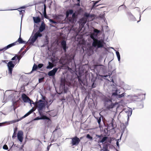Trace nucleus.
I'll list each match as a JSON object with an SVG mask.
<instances>
[{"instance_id":"obj_1","label":"nucleus","mask_w":151,"mask_h":151,"mask_svg":"<svg viewBox=\"0 0 151 151\" xmlns=\"http://www.w3.org/2000/svg\"><path fill=\"white\" fill-rule=\"evenodd\" d=\"M68 71L72 73H75L78 76V79L81 86H86L87 85L86 77L89 73L85 69V67H66Z\"/></svg>"},{"instance_id":"obj_2","label":"nucleus","mask_w":151,"mask_h":151,"mask_svg":"<svg viewBox=\"0 0 151 151\" xmlns=\"http://www.w3.org/2000/svg\"><path fill=\"white\" fill-rule=\"evenodd\" d=\"M94 32L92 33L90 36L91 38L93 40L92 43L93 46L95 47H97V48L102 47L103 46V41L102 40H98L95 38L97 35V34L99 32V31L95 29L94 30Z\"/></svg>"},{"instance_id":"obj_3","label":"nucleus","mask_w":151,"mask_h":151,"mask_svg":"<svg viewBox=\"0 0 151 151\" xmlns=\"http://www.w3.org/2000/svg\"><path fill=\"white\" fill-rule=\"evenodd\" d=\"M45 24L43 22H42L40 27L39 30L36 32L34 35H32L30 37L28 41V43L30 44H33L38 37L42 36V34L40 32H42L45 29Z\"/></svg>"},{"instance_id":"obj_4","label":"nucleus","mask_w":151,"mask_h":151,"mask_svg":"<svg viewBox=\"0 0 151 151\" xmlns=\"http://www.w3.org/2000/svg\"><path fill=\"white\" fill-rule=\"evenodd\" d=\"M34 103H35L34 105L36 104V105L37 109L39 114H40L41 112L44 111L45 109L46 106L47 102L45 103V101L40 99L37 101L34 102Z\"/></svg>"},{"instance_id":"obj_5","label":"nucleus","mask_w":151,"mask_h":151,"mask_svg":"<svg viewBox=\"0 0 151 151\" xmlns=\"http://www.w3.org/2000/svg\"><path fill=\"white\" fill-rule=\"evenodd\" d=\"M103 101L104 106L108 109H112L115 106V104L112 102V100L110 98L105 97L103 99Z\"/></svg>"},{"instance_id":"obj_6","label":"nucleus","mask_w":151,"mask_h":151,"mask_svg":"<svg viewBox=\"0 0 151 151\" xmlns=\"http://www.w3.org/2000/svg\"><path fill=\"white\" fill-rule=\"evenodd\" d=\"M25 42H26L23 41L22 39L20 37V36L17 40L15 42L8 45L2 49H0V51L3 50L5 51L9 48L17 45L18 44L25 43Z\"/></svg>"},{"instance_id":"obj_7","label":"nucleus","mask_w":151,"mask_h":151,"mask_svg":"<svg viewBox=\"0 0 151 151\" xmlns=\"http://www.w3.org/2000/svg\"><path fill=\"white\" fill-rule=\"evenodd\" d=\"M22 56L21 55L19 56L16 55L12 59V60H15V61H11L7 63V66H14L17 63L19 62Z\"/></svg>"},{"instance_id":"obj_8","label":"nucleus","mask_w":151,"mask_h":151,"mask_svg":"<svg viewBox=\"0 0 151 151\" xmlns=\"http://www.w3.org/2000/svg\"><path fill=\"white\" fill-rule=\"evenodd\" d=\"M34 111V110L33 109H31L26 114L23 116L20 119H17V120H14L10 121L8 123L9 124H13L16 122H19V121L21 120L22 119L28 116L31 113H32Z\"/></svg>"},{"instance_id":"obj_9","label":"nucleus","mask_w":151,"mask_h":151,"mask_svg":"<svg viewBox=\"0 0 151 151\" xmlns=\"http://www.w3.org/2000/svg\"><path fill=\"white\" fill-rule=\"evenodd\" d=\"M34 111V110L33 109H31L26 114L23 116L20 119H17V120H14L10 121L8 123L9 124H13L16 122H19V121L21 120L22 119L28 116L31 113H32Z\"/></svg>"},{"instance_id":"obj_10","label":"nucleus","mask_w":151,"mask_h":151,"mask_svg":"<svg viewBox=\"0 0 151 151\" xmlns=\"http://www.w3.org/2000/svg\"><path fill=\"white\" fill-rule=\"evenodd\" d=\"M34 111V110L33 109H31L26 114L23 116L20 119H17V120H14L10 121L8 123L9 124H13L16 122H19V121L21 120L22 119L28 116L31 113H32Z\"/></svg>"},{"instance_id":"obj_11","label":"nucleus","mask_w":151,"mask_h":151,"mask_svg":"<svg viewBox=\"0 0 151 151\" xmlns=\"http://www.w3.org/2000/svg\"><path fill=\"white\" fill-rule=\"evenodd\" d=\"M22 98L25 103L28 102L30 104H35V103L31 100L25 94L23 93L22 95Z\"/></svg>"},{"instance_id":"obj_12","label":"nucleus","mask_w":151,"mask_h":151,"mask_svg":"<svg viewBox=\"0 0 151 151\" xmlns=\"http://www.w3.org/2000/svg\"><path fill=\"white\" fill-rule=\"evenodd\" d=\"M72 139L71 144L72 146H77L80 141V139L76 136L71 138Z\"/></svg>"},{"instance_id":"obj_13","label":"nucleus","mask_w":151,"mask_h":151,"mask_svg":"<svg viewBox=\"0 0 151 151\" xmlns=\"http://www.w3.org/2000/svg\"><path fill=\"white\" fill-rule=\"evenodd\" d=\"M58 69V68H54L52 70L49 71L48 73V76H50L52 77L53 78H55V76L56 73L57 72Z\"/></svg>"},{"instance_id":"obj_14","label":"nucleus","mask_w":151,"mask_h":151,"mask_svg":"<svg viewBox=\"0 0 151 151\" xmlns=\"http://www.w3.org/2000/svg\"><path fill=\"white\" fill-rule=\"evenodd\" d=\"M23 133L22 130L19 131L17 134V138L20 142H22L23 139Z\"/></svg>"},{"instance_id":"obj_15","label":"nucleus","mask_w":151,"mask_h":151,"mask_svg":"<svg viewBox=\"0 0 151 151\" xmlns=\"http://www.w3.org/2000/svg\"><path fill=\"white\" fill-rule=\"evenodd\" d=\"M60 88H62L64 93H66L68 90V88L65 86V84L64 83L61 82L60 83Z\"/></svg>"},{"instance_id":"obj_16","label":"nucleus","mask_w":151,"mask_h":151,"mask_svg":"<svg viewBox=\"0 0 151 151\" xmlns=\"http://www.w3.org/2000/svg\"><path fill=\"white\" fill-rule=\"evenodd\" d=\"M120 93V91L118 89H116L114 92L112 93L111 98H115Z\"/></svg>"},{"instance_id":"obj_17","label":"nucleus","mask_w":151,"mask_h":151,"mask_svg":"<svg viewBox=\"0 0 151 151\" xmlns=\"http://www.w3.org/2000/svg\"><path fill=\"white\" fill-rule=\"evenodd\" d=\"M87 21V19L86 18H83L81 19L79 21V24L82 26H83L86 23Z\"/></svg>"},{"instance_id":"obj_18","label":"nucleus","mask_w":151,"mask_h":151,"mask_svg":"<svg viewBox=\"0 0 151 151\" xmlns=\"http://www.w3.org/2000/svg\"><path fill=\"white\" fill-rule=\"evenodd\" d=\"M129 108V109H128V110L126 111V112L127 113L128 121L129 120V117L132 115V108Z\"/></svg>"},{"instance_id":"obj_19","label":"nucleus","mask_w":151,"mask_h":151,"mask_svg":"<svg viewBox=\"0 0 151 151\" xmlns=\"http://www.w3.org/2000/svg\"><path fill=\"white\" fill-rule=\"evenodd\" d=\"M39 115L40 116L41 119V120H50L49 118L48 117L43 114V112H41V114Z\"/></svg>"},{"instance_id":"obj_20","label":"nucleus","mask_w":151,"mask_h":151,"mask_svg":"<svg viewBox=\"0 0 151 151\" xmlns=\"http://www.w3.org/2000/svg\"><path fill=\"white\" fill-rule=\"evenodd\" d=\"M42 67H33L32 71L29 73V74L31 73L32 71H34L37 70V71H39L38 70H40Z\"/></svg>"},{"instance_id":"obj_21","label":"nucleus","mask_w":151,"mask_h":151,"mask_svg":"<svg viewBox=\"0 0 151 151\" xmlns=\"http://www.w3.org/2000/svg\"><path fill=\"white\" fill-rule=\"evenodd\" d=\"M69 21L72 23H74L76 21V18L75 14H73L72 15L71 18L69 19Z\"/></svg>"},{"instance_id":"obj_22","label":"nucleus","mask_w":151,"mask_h":151,"mask_svg":"<svg viewBox=\"0 0 151 151\" xmlns=\"http://www.w3.org/2000/svg\"><path fill=\"white\" fill-rule=\"evenodd\" d=\"M33 20L35 23H37L40 21V19L39 17H33Z\"/></svg>"},{"instance_id":"obj_23","label":"nucleus","mask_w":151,"mask_h":151,"mask_svg":"<svg viewBox=\"0 0 151 151\" xmlns=\"http://www.w3.org/2000/svg\"><path fill=\"white\" fill-rule=\"evenodd\" d=\"M126 93H123L121 94H118L115 98L116 99H119L120 98L124 96Z\"/></svg>"},{"instance_id":"obj_24","label":"nucleus","mask_w":151,"mask_h":151,"mask_svg":"<svg viewBox=\"0 0 151 151\" xmlns=\"http://www.w3.org/2000/svg\"><path fill=\"white\" fill-rule=\"evenodd\" d=\"M108 139V137L106 136H105L103 137L102 139L100 140H99L98 142L99 143H103L105 141H106Z\"/></svg>"},{"instance_id":"obj_25","label":"nucleus","mask_w":151,"mask_h":151,"mask_svg":"<svg viewBox=\"0 0 151 151\" xmlns=\"http://www.w3.org/2000/svg\"><path fill=\"white\" fill-rule=\"evenodd\" d=\"M137 106L139 109H142L143 107V104L142 101L138 103L137 104Z\"/></svg>"},{"instance_id":"obj_26","label":"nucleus","mask_w":151,"mask_h":151,"mask_svg":"<svg viewBox=\"0 0 151 151\" xmlns=\"http://www.w3.org/2000/svg\"><path fill=\"white\" fill-rule=\"evenodd\" d=\"M14 67H8V73L11 76H12L13 69Z\"/></svg>"},{"instance_id":"obj_27","label":"nucleus","mask_w":151,"mask_h":151,"mask_svg":"<svg viewBox=\"0 0 151 151\" xmlns=\"http://www.w3.org/2000/svg\"><path fill=\"white\" fill-rule=\"evenodd\" d=\"M73 13V11L72 10H69L66 12V18H68V16L70 14H72Z\"/></svg>"},{"instance_id":"obj_28","label":"nucleus","mask_w":151,"mask_h":151,"mask_svg":"<svg viewBox=\"0 0 151 151\" xmlns=\"http://www.w3.org/2000/svg\"><path fill=\"white\" fill-rule=\"evenodd\" d=\"M61 45L63 47V49L65 51H66V42L65 41H63L61 42Z\"/></svg>"},{"instance_id":"obj_29","label":"nucleus","mask_w":151,"mask_h":151,"mask_svg":"<svg viewBox=\"0 0 151 151\" xmlns=\"http://www.w3.org/2000/svg\"><path fill=\"white\" fill-rule=\"evenodd\" d=\"M43 14L44 17L45 18H47L46 15V6L45 4L44 5Z\"/></svg>"},{"instance_id":"obj_30","label":"nucleus","mask_w":151,"mask_h":151,"mask_svg":"<svg viewBox=\"0 0 151 151\" xmlns=\"http://www.w3.org/2000/svg\"><path fill=\"white\" fill-rule=\"evenodd\" d=\"M65 59L66 58H65V59H64L62 57L60 59V62L63 63V64H64V63L66 62V61H67V60H65Z\"/></svg>"},{"instance_id":"obj_31","label":"nucleus","mask_w":151,"mask_h":151,"mask_svg":"<svg viewBox=\"0 0 151 151\" xmlns=\"http://www.w3.org/2000/svg\"><path fill=\"white\" fill-rule=\"evenodd\" d=\"M116 55L117 56L118 59V60L119 61L120 60V57L119 52L117 51H116Z\"/></svg>"},{"instance_id":"obj_32","label":"nucleus","mask_w":151,"mask_h":151,"mask_svg":"<svg viewBox=\"0 0 151 151\" xmlns=\"http://www.w3.org/2000/svg\"><path fill=\"white\" fill-rule=\"evenodd\" d=\"M108 146L106 145L105 146H104L103 147V149L101 150H103L104 151H109L108 149Z\"/></svg>"},{"instance_id":"obj_33","label":"nucleus","mask_w":151,"mask_h":151,"mask_svg":"<svg viewBox=\"0 0 151 151\" xmlns=\"http://www.w3.org/2000/svg\"><path fill=\"white\" fill-rule=\"evenodd\" d=\"M24 147L23 145H22L21 147H18V151H24L23 148Z\"/></svg>"},{"instance_id":"obj_34","label":"nucleus","mask_w":151,"mask_h":151,"mask_svg":"<svg viewBox=\"0 0 151 151\" xmlns=\"http://www.w3.org/2000/svg\"><path fill=\"white\" fill-rule=\"evenodd\" d=\"M96 119L98 123L99 124V125H100L101 121V117H98Z\"/></svg>"},{"instance_id":"obj_35","label":"nucleus","mask_w":151,"mask_h":151,"mask_svg":"<svg viewBox=\"0 0 151 151\" xmlns=\"http://www.w3.org/2000/svg\"><path fill=\"white\" fill-rule=\"evenodd\" d=\"M3 148L5 150H7L8 149L7 146L6 145H4L3 147Z\"/></svg>"},{"instance_id":"obj_36","label":"nucleus","mask_w":151,"mask_h":151,"mask_svg":"<svg viewBox=\"0 0 151 151\" xmlns=\"http://www.w3.org/2000/svg\"><path fill=\"white\" fill-rule=\"evenodd\" d=\"M86 137L90 139H92L93 138L92 137L90 136L89 134H87L86 135Z\"/></svg>"},{"instance_id":"obj_37","label":"nucleus","mask_w":151,"mask_h":151,"mask_svg":"<svg viewBox=\"0 0 151 151\" xmlns=\"http://www.w3.org/2000/svg\"><path fill=\"white\" fill-rule=\"evenodd\" d=\"M113 138H112V137H110L109 138V139L108 138L107 139L108 142L109 143H111V142L113 140Z\"/></svg>"},{"instance_id":"obj_38","label":"nucleus","mask_w":151,"mask_h":151,"mask_svg":"<svg viewBox=\"0 0 151 151\" xmlns=\"http://www.w3.org/2000/svg\"><path fill=\"white\" fill-rule=\"evenodd\" d=\"M125 86H126L125 88L129 90L131 89V87L130 86L127 85H126Z\"/></svg>"},{"instance_id":"obj_39","label":"nucleus","mask_w":151,"mask_h":151,"mask_svg":"<svg viewBox=\"0 0 151 151\" xmlns=\"http://www.w3.org/2000/svg\"><path fill=\"white\" fill-rule=\"evenodd\" d=\"M41 120V117L40 116H37L34 119V120Z\"/></svg>"},{"instance_id":"obj_40","label":"nucleus","mask_w":151,"mask_h":151,"mask_svg":"<svg viewBox=\"0 0 151 151\" xmlns=\"http://www.w3.org/2000/svg\"><path fill=\"white\" fill-rule=\"evenodd\" d=\"M109 68V69L110 70V74H111L112 72H114L115 70H111V68L112 67H108Z\"/></svg>"},{"instance_id":"obj_41","label":"nucleus","mask_w":151,"mask_h":151,"mask_svg":"<svg viewBox=\"0 0 151 151\" xmlns=\"http://www.w3.org/2000/svg\"><path fill=\"white\" fill-rule=\"evenodd\" d=\"M9 122L10 121H9V122H3V123H0V126H2L4 124H5V123H7L8 124H9L8 123H9Z\"/></svg>"},{"instance_id":"obj_42","label":"nucleus","mask_w":151,"mask_h":151,"mask_svg":"<svg viewBox=\"0 0 151 151\" xmlns=\"http://www.w3.org/2000/svg\"><path fill=\"white\" fill-rule=\"evenodd\" d=\"M16 134H17V133L14 132L12 136V138L14 139L15 138H16L17 137Z\"/></svg>"},{"instance_id":"obj_43","label":"nucleus","mask_w":151,"mask_h":151,"mask_svg":"<svg viewBox=\"0 0 151 151\" xmlns=\"http://www.w3.org/2000/svg\"><path fill=\"white\" fill-rule=\"evenodd\" d=\"M13 147L14 148H15V149H16V148H18L19 146H18V145H14V143H13L12 146L11 147V148L12 147Z\"/></svg>"},{"instance_id":"obj_44","label":"nucleus","mask_w":151,"mask_h":151,"mask_svg":"<svg viewBox=\"0 0 151 151\" xmlns=\"http://www.w3.org/2000/svg\"><path fill=\"white\" fill-rule=\"evenodd\" d=\"M110 73H109L108 75H104L102 77L106 78V77H107L109 76V77H110Z\"/></svg>"},{"instance_id":"obj_45","label":"nucleus","mask_w":151,"mask_h":151,"mask_svg":"<svg viewBox=\"0 0 151 151\" xmlns=\"http://www.w3.org/2000/svg\"><path fill=\"white\" fill-rule=\"evenodd\" d=\"M43 79H44V78H39V80H38L39 83H41Z\"/></svg>"},{"instance_id":"obj_46","label":"nucleus","mask_w":151,"mask_h":151,"mask_svg":"<svg viewBox=\"0 0 151 151\" xmlns=\"http://www.w3.org/2000/svg\"><path fill=\"white\" fill-rule=\"evenodd\" d=\"M42 101H45V99L46 97L45 96H43L42 95Z\"/></svg>"},{"instance_id":"obj_47","label":"nucleus","mask_w":151,"mask_h":151,"mask_svg":"<svg viewBox=\"0 0 151 151\" xmlns=\"http://www.w3.org/2000/svg\"><path fill=\"white\" fill-rule=\"evenodd\" d=\"M49 20L50 22H52L53 23H56V22H55L53 20H52L51 19H49Z\"/></svg>"},{"instance_id":"obj_48","label":"nucleus","mask_w":151,"mask_h":151,"mask_svg":"<svg viewBox=\"0 0 151 151\" xmlns=\"http://www.w3.org/2000/svg\"><path fill=\"white\" fill-rule=\"evenodd\" d=\"M24 12H25V11L24 10H21V14H22V16H23V14L24 13Z\"/></svg>"},{"instance_id":"obj_49","label":"nucleus","mask_w":151,"mask_h":151,"mask_svg":"<svg viewBox=\"0 0 151 151\" xmlns=\"http://www.w3.org/2000/svg\"><path fill=\"white\" fill-rule=\"evenodd\" d=\"M96 136L98 138H101V137H103V135L102 134L100 135H97Z\"/></svg>"},{"instance_id":"obj_50","label":"nucleus","mask_w":151,"mask_h":151,"mask_svg":"<svg viewBox=\"0 0 151 151\" xmlns=\"http://www.w3.org/2000/svg\"><path fill=\"white\" fill-rule=\"evenodd\" d=\"M85 16L86 17V18H87V17H88L89 16V14H87V13H85Z\"/></svg>"},{"instance_id":"obj_51","label":"nucleus","mask_w":151,"mask_h":151,"mask_svg":"<svg viewBox=\"0 0 151 151\" xmlns=\"http://www.w3.org/2000/svg\"><path fill=\"white\" fill-rule=\"evenodd\" d=\"M17 128H14V132L17 133Z\"/></svg>"},{"instance_id":"obj_52","label":"nucleus","mask_w":151,"mask_h":151,"mask_svg":"<svg viewBox=\"0 0 151 151\" xmlns=\"http://www.w3.org/2000/svg\"><path fill=\"white\" fill-rule=\"evenodd\" d=\"M49 65L48 66H53V65L52 63H51L50 62H49Z\"/></svg>"},{"instance_id":"obj_53","label":"nucleus","mask_w":151,"mask_h":151,"mask_svg":"<svg viewBox=\"0 0 151 151\" xmlns=\"http://www.w3.org/2000/svg\"><path fill=\"white\" fill-rule=\"evenodd\" d=\"M116 145L118 147H119V144L118 141H117L116 142Z\"/></svg>"},{"instance_id":"obj_54","label":"nucleus","mask_w":151,"mask_h":151,"mask_svg":"<svg viewBox=\"0 0 151 151\" xmlns=\"http://www.w3.org/2000/svg\"><path fill=\"white\" fill-rule=\"evenodd\" d=\"M96 87V85H95L94 83H93L92 85V88H94Z\"/></svg>"},{"instance_id":"obj_55","label":"nucleus","mask_w":151,"mask_h":151,"mask_svg":"<svg viewBox=\"0 0 151 151\" xmlns=\"http://www.w3.org/2000/svg\"><path fill=\"white\" fill-rule=\"evenodd\" d=\"M46 67L47 69H52V68L53 67Z\"/></svg>"},{"instance_id":"obj_56","label":"nucleus","mask_w":151,"mask_h":151,"mask_svg":"<svg viewBox=\"0 0 151 151\" xmlns=\"http://www.w3.org/2000/svg\"><path fill=\"white\" fill-rule=\"evenodd\" d=\"M111 126L112 127V128L111 129H114L115 127H114V125L113 123H111Z\"/></svg>"},{"instance_id":"obj_57","label":"nucleus","mask_w":151,"mask_h":151,"mask_svg":"<svg viewBox=\"0 0 151 151\" xmlns=\"http://www.w3.org/2000/svg\"><path fill=\"white\" fill-rule=\"evenodd\" d=\"M2 62L3 63H7L8 62V60H2Z\"/></svg>"},{"instance_id":"obj_58","label":"nucleus","mask_w":151,"mask_h":151,"mask_svg":"<svg viewBox=\"0 0 151 151\" xmlns=\"http://www.w3.org/2000/svg\"><path fill=\"white\" fill-rule=\"evenodd\" d=\"M43 65L42 64H39L37 66H43Z\"/></svg>"},{"instance_id":"obj_59","label":"nucleus","mask_w":151,"mask_h":151,"mask_svg":"<svg viewBox=\"0 0 151 151\" xmlns=\"http://www.w3.org/2000/svg\"><path fill=\"white\" fill-rule=\"evenodd\" d=\"M21 10H22L21 9H19V10H18V11H19V12H20V14H21Z\"/></svg>"},{"instance_id":"obj_60","label":"nucleus","mask_w":151,"mask_h":151,"mask_svg":"<svg viewBox=\"0 0 151 151\" xmlns=\"http://www.w3.org/2000/svg\"><path fill=\"white\" fill-rule=\"evenodd\" d=\"M47 149L48 151L49 150V146H48L47 148Z\"/></svg>"},{"instance_id":"obj_61","label":"nucleus","mask_w":151,"mask_h":151,"mask_svg":"<svg viewBox=\"0 0 151 151\" xmlns=\"http://www.w3.org/2000/svg\"><path fill=\"white\" fill-rule=\"evenodd\" d=\"M99 2V1H97L95 3V4H96L97 3H98Z\"/></svg>"},{"instance_id":"obj_62","label":"nucleus","mask_w":151,"mask_h":151,"mask_svg":"<svg viewBox=\"0 0 151 151\" xmlns=\"http://www.w3.org/2000/svg\"><path fill=\"white\" fill-rule=\"evenodd\" d=\"M110 80H111V81H112L113 83L114 82V81H113V79H110Z\"/></svg>"},{"instance_id":"obj_63","label":"nucleus","mask_w":151,"mask_h":151,"mask_svg":"<svg viewBox=\"0 0 151 151\" xmlns=\"http://www.w3.org/2000/svg\"><path fill=\"white\" fill-rule=\"evenodd\" d=\"M121 137H122V135H121V137H120V139H118V141H119V140H120H120H121Z\"/></svg>"},{"instance_id":"obj_64","label":"nucleus","mask_w":151,"mask_h":151,"mask_svg":"<svg viewBox=\"0 0 151 151\" xmlns=\"http://www.w3.org/2000/svg\"><path fill=\"white\" fill-rule=\"evenodd\" d=\"M33 66H37V65H36L35 64H34V65Z\"/></svg>"}]
</instances>
